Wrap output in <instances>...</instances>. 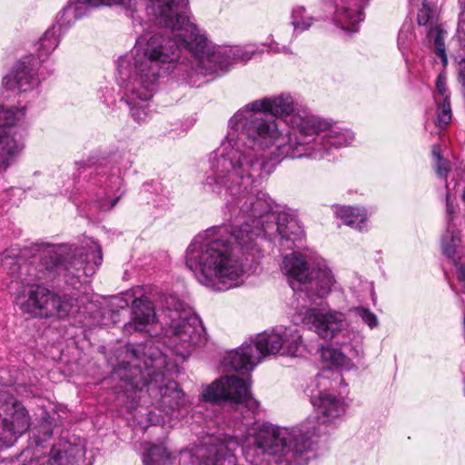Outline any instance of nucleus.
<instances>
[{"label":"nucleus","mask_w":465,"mask_h":465,"mask_svg":"<svg viewBox=\"0 0 465 465\" xmlns=\"http://www.w3.org/2000/svg\"><path fill=\"white\" fill-rule=\"evenodd\" d=\"M293 112L289 94L266 97L248 104L229 121L227 142L211 158L207 186L218 193L230 173L250 183L252 172H262L267 162L259 153L272 145L282 158H326L333 149L347 146L354 138L349 130L331 126L306 111Z\"/></svg>","instance_id":"nucleus-1"},{"label":"nucleus","mask_w":465,"mask_h":465,"mask_svg":"<svg viewBox=\"0 0 465 465\" xmlns=\"http://www.w3.org/2000/svg\"><path fill=\"white\" fill-rule=\"evenodd\" d=\"M236 223L213 227L194 237L186 251V266L194 273L197 281L214 291L223 292L238 285L239 279L244 273L242 256L254 255L255 239L261 229H250L248 222L238 221L242 214L239 211Z\"/></svg>","instance_id":"nucleus-2"},{"label":"nucleus","mask_w":465,"mask_h":465,"mask_svg":"<svg viewBox=\"0 0 465 465\" xmlns=\"http://www.w3.org/2000/svg\"><path fill=\"white\" fill-rule=\"evenodd\" d=\"M181 48L193 54L200 63H204V59L211 63L217 62L220 54V52H211L207 39L203 52L196 54L174 35L155 34L150 37H139L130 54L119 59L118 74L120 85L124 89V99L137 123H143L150 117L148 101L153 94L160 64L176 61Z\"/></svg>","instance_id":"nucleus-3"},{"label":"nucleus","mask_w":465,"mask_h":465,"mask_svg":"<svg viewBox=\"0 0 465 465\" xmlns=\"http://www.w3.org/2000/svg\"><path fill=\"white\" fill-rule=\"evenodd\" d=\"M315 417L308 418L301 426L281 428L264 423L248 430L242 446L246 459L265 455L279 457L280 465H301V458L312 446V438L322 433L321 427L345 412L344 401L336 396L320 391L312 397Z\"/></svg>","instance_id":"nucleus-4"},{"label":"nucleus","mask_w":465,"mask_h":465,"mask_svg":"<svg viewBox=\"0 0 465 465\" xmlns=\"http://www.w3.org/2000/svg\"><path fill=\"white\" fill-rule=\"evenodd\" d=\"M119 362L114 375L134 391L147 389L156 401L158 409L172 414L185 405V398L179 384L166 380L163 370L167 366V356L159 341L147 340L143 343L128 344L118 352Z\"/></svg>","instance_id":"nucleus-5"},{"label":"nucleus","mask_w":465,"mask_h":465,"mask_svg":"<svg viewBox=\"0 0 465 465\" xmlns=\"http://www.w3.org/2000/svg\"><path fill=\"white\" fill-rule=\"evenodd\" d=\"M256 173H251L250 183L237 177L234 173H230L222 183L228 190L221 193L207 186L206 178L203 182V189L223 198L227 209L233 213L238 210L244 222L250 223V229L260 228L261 233L257 237L262 234L271 236L272 232L270 230L275 228L280 245L284 249L292 250L296 246L297 242H302L303 230L292 215L285 213L276 214L272 212L266 193L253 185ZM258 173L261 176L262 173Z\"/></svg>","instance_id":"nucleus-6"},{"label":"nucleus","mask_w":465,"mask_h":465,"mask_svg":"<svg viewBox=\"0 0 465 465\" xmlns=\"http://www.w3.org/2000/svg\"><path fill=\"white\" fill-rule=\"evenodd\" d=\"M79 4L93 6L113 5L123 3V0H74ZM189 0H150L146 5L148 15L154 17L162 27L170 29L169 34L179 37L186 46L200 54L206 46V37L200 35L196 25L186 15Z\"/></svg>","instance_id":"nucleus-7"},{"label":"nucleus","mask_w":465,"mask_h":465,"mask_svg":"<svg viewBox=\"0 0 465 465\" xmlns=\"http://www.w3.org/2000/svg\"><path fill=\"white\" fill-rule=\"evenodd\" d=\"M303 347L302 334L297 328L288 327L279 331L262 332L255 341L243 343L231 351L224 359V364L235 371H250L266 356L283 353L298 356Z\"/></svg>","instance_id":"nucleus-8"},{"label":"nucleus","mask_w":465,"mask_h":465,"mask_svg":"<svg viewBox=\"0 0 465 465\" xmlns=\"http://www.w3.org/2000/svg\"><path fill=\"white\" fill-rule=\"evenodd\" d=\"M103 262L102 249L99 245L94 248H78L61 244H45L41 262L48 271H55L63 275L66 282L74 284L84 275L90 277Z\"/></svg>","instance_id":"nucleus-9"},{"label":"nucleus","mask_w":465,"mask_h":465,"mask_svg":"<svg viewBox=\"0 0 465 465\" xmlns=\"http://www.w3.org/2000/svg\"><path fill=\"white\" fill-rule=\"evenodd\" d=\"M282 270L289 277L290 286L299 298H302V294L311 301L324 298L336 282L326 265L311 268L300 252L284 256Z\"/></svg>","instance_id":"nucleus-10"},{"label":"nucleus","mask_w":465,"mask_h":465,"mask_svg":"<svg viewBox=\"0 0 465 465\" xmlns=\"http://www.w3.org/2000/svg\"><path fill=\"white\" fill-rule=\"evenodd\" d=\"M78 308L74 292H54L42 285L32 287L27 300L21 304L24 313L40 319L65 320Z\"/></svg>","instance_id":"nucleus-11"},{"label":"nucleus","mask_w":465,"mask_h":465,"mask_svg":"<svg viewBox=\"0 0 465 465\" xmlns=\"http://www.w3.org/2000/svg\"><path fill=\"white\" fill-rule=\"evenodd\" d=\"M167 317L173 347L189 349L204 340L205 330L200 318L185 308L174 295L166 298Z\"/></svg>","instance_id":"nucleus-12"},{"label":"nucleus","mask_w":465,"mask_h":465,"mask_svg":"<svg viewBox=\"0 0 465 465\" xmlns=\"http://www.w3.org/2000/svg\"><path fill=\"white\" fill-rule=\"evenodd\" d=\"M250 379L244 380L237 376H226L213 381L204 389L202 397L206 401L216 402L221 400L230 401L236 405V410L243 412L244 418L255 414L259 410V402L250 391Z\"/></svg>","instance_id":"nucleus-13"},{"label":"nucleus","mask_w":465,"mask_h":465,"mask_svg":"<svg viewBox=\"0 0 465 465\" xmlns=\"http://www.w3.org/2000/svg\"><path fill=\"white\" fill-rule=\"evenodd\" d=\"M30 427L26 409L11 394L0 393V448L9 446Z\"/></svg>","instance_id":"nucleus-14"},{"label":"nucleus","mask_w":465,"mask_h":465,"mask_svg":"<svg viewBox=\"0 0 465 465\" xmlns=\"http://www.w3.org/2000/svg\"><path fill=\"white\" fill-rule=\"evenodd\" d=\"M24 115L25 108L4 110L0 105V172L6 170L23 149V144L11 134V128Z\"/></svg>","instance_id":"nucleus-15"},{"label":"nucleus","mask_w":465,"mask_h":465,"mask_svg":"<svg viewBox=\"0 0 465 465\" xmlns=\"http://www.w3.org/2000/svg\"><path fill=\"white\" fill-rule=\"evenodd\" d=\"M302 322L310 329H313L321 338L330 341L343 329L345 315L336 311L307 309Z\"/></svg>","instance_id":"nucleus-16"},{"label":"nucleus","mask_w":465,"mask_h":465,"mask_svg":"<svg viewBox=\"0 0 465 465\" xmlns=\"http://www.w3.org/2000/svg\"><path fill=\"white\" fill-rule=\"evenodd\" d=\"M417 22L420 26L426 27L427 38L430 42H433L435 54L441 59L443 64H446L447 54L444 38L447 33L439 23L437 10L428 3H423L418 11Z\"/></svg>","instance_id":"nucleus-17"},{"label":"nucleus","mask_w":465,"mask_h":465,"mask_svg":"<svg viewBox=\"0 0 465 465\" xmlns=\"http://www.w3.org/2000/svg\"><path fill=\"white\" fill-rule=\"evenodd\" d=\"M369 0H334V22L342 30L356 32L363 20L362 8Z\"/></svg>","instance_id":"nucleus-18"},{"label":"nucleus","mask_w":465,"mask_h":465,"mask_svg":"<svg viewBox=\"0 0 465 465\" xmlns=\"http://www.w3.org/2000/svg\"><path fill=\"white\" fill-rule=\"evenodd\" d=\"M132 322L125 323L124 331L127 334L133 331H143L146 327L154 322L156 314L153 302L148 297L134 299L132 302Z\"/></svg>","instance_id":"nucleus-19"},{"label":"nucleus","mask_w":465,"mask_h":465,"mask_svg":"<svg viewBox=\"0 0 465 465\" xmlns=\"http://www.w3.org/2000/svg\"><path fill=\"white\" fill-rule=\"evenodd\" d=\"M29 60H31L29 57L22 59L16 66L15 74H8L4 78V84L7 88L17 87L20 92H26L37 84L36 78L31 74V69L27 65L30 64Z\"/></svg>","instance_id":"nucleus-20"},{"label":"nucleus","mask_w":465,"mask_h":465,"mask_svg":"<svg viewBox=\"0 0 465 465\" xmlns=\"http://www.w3.org/2000/svg\"><path fill=\"white\" fill-rule=\"evenodd\" d=\"M80 450L76 447H69L68 449H61L53 446L47 456L38 458L34 465H79V460L76 455Z\"/></svg>","instance_id":"nucleus-21"},{"label":"nucleus","mask_w":465,"mask_h":465,"mask_svg":"<svg viewBox=\"0 0 465 465\" xmlns=\"http://www.w3.org/2000/svg\"><path fill=\"white\" fill-rule=\"evenodd\" d=\"M336 215L348 226L361 229V224L367 220L365 210L357 207L343 206L336 210Z\"/></svg>","instance_id":"nucleus-22"},{"label":"nucleus","mask_w":465,"mask_h":465,"mask_svg":"<svg viewBox=\"0 0 465 465\" xmlns=\"http://www.w3.org/2000/svg\"><path fill=\"white\" fill-rule=\"evenodd\" d=\"M232 444H236V442L231 440L227 444L220 443L213 457L211 458L209 456L206 462H202L199 465H224V462H227L228 465H232L235 460L230 447Z\"/></svg>","instance_id":"nucleus-23"},{"label":"nucleus","mask_w":465,"mask_h":465,"mask_svg":"<svg viewBox=\"0 0 465 465\" xmlns=\"http://www.w3.org/2000/svg\"><path fill=\"white\" fill-rule=\"evenodd\" d=\"M55 25L47 29L39 40L38 58L44 60L47 57L58 45L59 40L56 36Z\"/></svg>","instance_id":"nucleus-24"},{"label":"nucleus","mask_w":465,"mask_h":465,"mask_svg":"<svg viewBox=\"0 0 465 465\" xmlns=\"http://www.w3.org/2000/svg\"><path fill=\"white\" fill-rule=\"evenodd\" d=\"M144 465H171L173 458L165 447L154 445L148 450L147 457L143 460Z\"/></svg>","instance_id":"nucleus-25"},{"label":"nucleus","mask_w":465,"mask_h":465,"mask_svg":"<svg viewBox=\"0 0 465 465\" xmlns=\"http://www.w3.org/2000/svg\"><path fill=\"white\" fill-rule=\"evenodd\" d=\"M432 156L434 158V166L437 173V175L440 178L447 180L448 174L450 173L451 168L450 162L444 159L440 155V145H433L432 147Z\"/></svg>","instance_id":"nucleus-26"},{"label":"nucleus","mask_w":465,"mask_h":465,"mask_svg":"<svg viewBox=\"0 0 465 465\" xmlns=\"http://www.w3.org/2000/svg\"><path fill=\"white\" fill-rule=\"evenodd\" d=\"M322 356L336 366L348 368L351 365L350 358L341 349H324Z\"/></svg>","instance_id":"nucleus-27"},{"label":"nucleus","mask_w":465,"mask_h":465,"mask_svg":"<svg viewBox=\"0 0 465 465\" xmlns=\"http://www.w3.org/2000/svg\"><path fill=\"white\" fill-rule=\"evenodd\" d=\"M460 240L458 233L455 232H448L442 238V251L443 253L449 257L453 258L455 254V249L459 245Z\"/></svg>","instance_id":"nucleus-28"},{"label":"nucleus","mask_w":465,"mask_h":465,"mask_svg":"<svg viewBox=\"0 0 465 465\" xmlns=\"http://www.w3.org/2000/svg\"><path fill=\"white\" fill-rule=\"evenodd\" d=\"M438 124L446 126L451 120V109L449 96L444 97L442 104L438 108Z\"/></svg>","instance_id":"nucleus-29"},{"label":"nucleus","mask_w":465,"mask_h":465,"mask_svg":"<svg viewBox=\"0 0 465 465\" xmlns=\"http://www.w3.org/2000/svg\"><path fill=\"white\" fill-rule=\"evenodd\" d=\"M305 9L303 7H298L292 12V25L295 29L305 30L311 25V18L304 16Z\"/></svg>","instance_id":"nucleus-30"},{"label":"nucleus","mask_w":465,"mask_h":465,"mask_svg":"<svg viewBox=\"0 0 465 465\" xmlns=\"http://www.w3.org/2000/svg\"><path fill=\"white\" fill-rule=\"evenodd\" d=\"M354 312L356 315L359 316L371 329L378 325L377 316L368 308L357 307L354 309Z\"/></svg>","instance_id":"nucleus-31"},{"label":"nucleus","mask_w":465,"mask_h":465,"mask_svg":"<svg viewBox=\"0 0 465 465\" xmlns=\"http://www.w3.org/2000/svg\"><path fill=\"white\" fill-rule=\"evenodd\" d=\"M229 52L232 54V57L233 60L247 61L250 60L253 55L252 51H243L240 47L230 49ZM228 57H231V55H228Z\"/></svg>","instance_id":"nucleus-32"},{"label":"nucleus","mask_w":465,"mask_h":465,"mask_svg":"<svg viewBox=\"0 0 465 465\" xmlns=\"http://www.w3.org/2000/svg\"><path fill=\"white\" fill-rule=\"evenodd\" d=\"M436 91H437L438 94H440L442 97V99H444V97H446V96H449L448 94H446V92H447L446 83L441 76H439L437 79Z\"/></svg>","instance_id":"nucleus-33"},{"label":"nucleus","mask_w":465,"mask_h":465,"mask_svg":"<svg viewBox=\"0 0 465 465\" xmlns=\"http://www.w3.org/2000/svg\"><path fill=\"white\" fill-rule=\"evenodd\" d=\"M458 280L461 284L463 292L465 293V264H461L458 269Z\"/></svg>","instance_id":"nucleus-34"},{"label":"nucleus","mask_w":465,"mask_h":465,"mask_svg":"<svg viewBox=\"0 0 465 465\" xmlns=\"http://www.w3.org/2000/svg\"><path fill=\"white\" fill-rule=\"evenodd\" d=\"M88 163H85V162H77L76 164L80 167V168H84L85 165H88V166H91V165H94V163L90 159L87 161Z\"/></svg>","instance_id":"nucleus-35"},{"label":"nucleus","mask_w":465,"mask_h":465,"mask_svg":"<svg viewBox=\"0 0 465 465\" xmlns=\"http://www.w3.org/2000/svg\"><path fill=\"white\" fill-rule=\"evenodd\" d=\"M446 201H447V212L450 214V213H454V207H453V205L450 203V200H449V196H448V195H447Z\"/></svg>","instance_id":"nucleus-36"},{"label":"nucleus","mask_w":465,"mask_h":465,"mask_svg":"<svg viewBox=\"0 0 465 465\" xmlns=\"http://www.w3.org/2000/svg\"><path fill=\"white\" fill-rule=\"evenodd\" d=\"M463 62L464 64L460 71V76L463 82V84L465 85V60Z\"/></svg>","instance_id":"nucleus-37"},{"label":"nucleus","mask_w":465,"mask_h":465,"mask_svg":"<svg viewBox=\"0 0 465 465\" xmlns=\"http://www.w3.org/2000/svg\"><path fill=\"white\" fill-rule=\"evenodd\" d=\"M117 201H118V198L114 199L112 201V203H111V206L110 207L113 208L116 204Z\"/></svg>","instance_id":"nucleus-38"},{"label":"nucleus","mask_w":465,"mask_h":465,"mask_svg":"<svg viewBox=\"0 0 465 465\" xmlns=\"http://www.w3.org/2000/svg\"><path fill=\"white\" fill-rule=\"evenodd\" d=\"M462 199L465 202V188H464V191H463Z\"/></svg>","instance_id":"nucleus-39"},{"label":"nucleus","mask_w":465,"mask_h":465,"mask_svg":"<svg viewBox=\"0 0 465 465\" xmlns=\"http://www.w3.org/2000/svg\"><path fill=\"white\" fill-rule=\"evenodd\" d=\"M127 302H124V305H121V308H124L125 306H127Z\"/></svg>","instance_id":"nucleus-40"}]
</instances>
